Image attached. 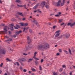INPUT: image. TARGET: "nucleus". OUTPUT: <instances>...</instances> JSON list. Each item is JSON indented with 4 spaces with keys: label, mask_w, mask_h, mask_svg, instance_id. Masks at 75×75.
<instances>
[{
    "label": "nucleus",
    "mask_w": 75,
    "mask_h": 75,
    "mask_svg": "<svg viewBox=\"0 0 75 75\" xmlns=\"http://www.w3.org/2000/svg\"><path fill=\"white\" fill-rule=\"evenodd\" d=\"M49 48V45L47 43L44 44L43 45H39L37 47V48L39 50L44 51V50L48 49Z\"/></svg>",
    "instance_id": "obj_1"
},
{
    "label": "nucleus",
    "mask_w": 75,
    "mask_h": 75,
    "mask_svg": "<svg viewBox=\"0 0 75 75\" xmlns=\"http://www.w3.org/2000/svg\"><path fill=\"white\" fill-rule=\"evenodd\" d=\"M8 28V27L7 26H5L4 28V31H1L0 32V34H7V28Z\"/></svg>",
    "instance_id": "obj_2"
},
{
    "label": "nucleus",
    "mask_w": 75,
    "mask_h": 75,
    "mask_svg": "<svg viewBox=\"0 0 75 75\" xmlns=\"http://www.w3.org/2000/svg\"><path fill=\"white\" fill-rule=\"evenodd\" d=\"M75 25V22H74V23H69L67 25H68V26H69V25H70V27H73V26H74V25Z\"/></svg>",
    "instance_id": "obj_3"
},
{
    "label": "nucleus",
    "mask_w": 75,
    "mask_h": 75,
    "mask_svg": "<svg viewBox=\"0 0 75 75\" xmlns=\"http://www.w3.org/2000/svg\"><path fill=\"white\" fill-rule=\"evenodd\" d=\"M45 2L43 1L41 2V4H40V6L42 7H44V6L45 5Z\"/></svg>",
    "instance_id": "obj_4"
},
{
    "label": "nucleus",
    "mask_w": 75,
    "mask_h": 75,
    "mask_svg": "<svg viewBox=\"0 0 75 75\" xmlns=\"http://www.w3.org/2000/svg\"><path fill=\"white\" fill-rule=\"evenodd\" d=\"M25 59L24 58L20 59H18V61L20 62H21L22 61H25Z\"/></svg>",
    "instance_id": "obj_5"
},
{
    "label": "nucleus",
    "mask_w": 75,
    "mask_h": 75,
    "mask_svg": "<svg viewBox=\"0 0 75 75\" xmlns=\"http://www.w3.org/2000/svg\"><path fill=\"white\" fill-rule=\"evenodd\" d=\"M59 30H58V31H57L55 33V37H57L58 36H59Z\"/></svg>",
    "instance_id": "obj_6"
},
{
    "label": "nucleus",
    "mask_w": 75,
    "mask_h": 75,
    "mask_svg": "<svg viewBox=\"0 0 75 75\" xmlns=\"http://www.w3.org/2000/svg\"><path fill=\"white\" fill-rule=\"evenodd\" d=\"M0 53L1 54H4L6 52H5V50L3 49H1L0 50Z\"/></svg>",
    "instance_id": "obj_7"
},
{
    "label": "nucleus",
    "mask_w": 75,
    "mask_h": 75,
    "mask_svg": "<svg viewBox=\"0 0 75 75\" xmlns=\"http://www.w3.org/2000/svg\"><path fill=\"white\" fill-rule=\"evenodd\" d=\"M61 0H59L58 1V2H57L56 4V6H60V4H61Z\"/></svg>",
    "instance_id": "obj_8"
},
{
    "label": "nucleus",
    "mask_w": 75,
    "mask_h": 75,
    "mask_svg": "<svg viewBox=\"0 0 75 75\" xmlns=\"http://www.w3.org/2000/svg\"><path fill=\"white\" fill-rule=\"evenodd\" d=\"M27 39L28 41V44H29L30 43V42H31V40L30 38V37L29 36H28L27 37Z\"/></svg>",
    "instance_id": "obj_9"
},
{
    "label": "nucleus",
    "mask_w": 75,
    "mask_h": 75,
    "mask_svg": "<svg viewBox=\"0 0 75 75\" xmlns=\"http://www.w3.org/2000/svg\"><path fill=\"white\" fill-rule=\"evenodd\" d=\"M69 33H67L65 35V37L66 38H68L69 37Z\"/></svg>",
    "instance_id": "obj_10"
},
{
    "label": "nucleus",
    "mask_w": 75,
    "mask_h": 75,
    "mask_svg": "<svg viewBox=\"0 0 75 75\" xmlns=\"http://www.w3.org/2000/svg\"><path fill=\"white\" fill-rule=\"evenodd\" d=\"M39 5V4H36L35 6H34V7L33 8V9H34V10H36L37 8V7Z\"/></svg>",
    "instance_id": "obj_11"
},
{
    "label": "nucleus",
    "mask_w": 75,
    "mask_h": 75,
    "mask_svg": "<svg viewBox=\"0 0 75 75\" xmlns=\"http://www.w3.org/2000/svg\"><path fill=\"white\" fill-rule=\"evenodd\" d=\"M12 41V39L11 38H10L9 39H8V40H6V42H8V44H10V42H11Z\"/></svg>",
    "instance_id": "obj_12"
},
{
    "label": "nucleus",
    "mask_w": 75,
    "mask_h": 75,
    "mask_svg": "<svg viewBox=\"0 0 75 75\" xmlns=\"http://www.w3.org/2000/svg\"><path fill=\"white\" fill-rule=\"evenodd\" d=\"M33 23H34L36 25H37V24L38 23L37 21H36L35 20H34L33 21Z\"/></svg>",
    "instance_id": "obj_13"
},
{
    "label": "nucleus",
    "mask_w": 75,
    "mask_h": 75,
    "mask_svg": "<svg viewBox=\"0 0 75 75\" xmlns=\"http://www.w3.org/2000/svg\"><path fill=\"white\" fill-rule=\"evenodd\" d=\"M19 24H21V26L23 27V26H24V23H20Z\"/></svg>",
    "instance_id": "obj_14"
},
{
    "label": "nucleus",
    "mask_w": 75,
    "mask_h": 75,
    "mask_svg": "<svg viewBox=\"0 0 75 75\" xmlns=\"http://www.w3.org/2000/svg\"><path fill=\"white\" fill-rule=\"evenodd\" d=\"M18 14H19V15L21 16H23V13H21L18 12Z\"/></svg>",
    "instance_id": "obj_15"
},
{
    "label": "nucleus",
    "mask_w": 75,
    "mask_h": 75,
    "mask_svg": "<svg viewBox=\"0 0 75 75\" xmlns=\"http://www.w3.org/2000/svg\"><path fill=\"white\" fill-rule=\"evenodd\" d=\"M33 59H29L28 60V62H30L33 61Z\"/></svg>",
    "instance_id": "obj_16"
},
{
    "label": "nucleus",
    "mask_w": 75,
    "mask_h": 75,
    "mask_svg": "<svg viewBox=\"0 0 75 75\" xmlns=\"http://www.w3.org/2000/svg\"><path fill=\"white\" fill-rule=\"evenodd\" d=\"M35 62L36 65H38V61L37 60H35Z\"/></svg>",
    "instance_id": "obj_17"
},
{
    "label": "nucleus",
    "mask_w": 75,
    "mask_h": 75,
    "mask_svg": "<svg viewBox=\"0 0 75 75\" xmlns=\"http://www.w3.org/2000/svg\"><path fill=\"white\" fill-rule=\"evenodd\" d=\"M45 7L46 8H49V6L47 4H45Z\"/></svg>",
    "instance_id": "obj_18"
},
{
    "label": "nucleus",
    "mask_w": 75,
    "mask_h": 75,
    "mask_svg": "<svg viewBox=\"0 0 75 75\" xmlns=\"http://www.w3.org/2000/svg\"><path fill=\"white\" fill-rule=\"evenodd\" d=\"M53 75H57L58 74V73L57 72H53Z\"/></svg>",
    "instance_id": "obj_19"
},
{
    "label": "nucleus",
    "mask_w": 75,
    "mask_h": 75,
    "mask_svg": "<svg viewBox=\"0 0 75 75\" xmlns=\"http://www.w3.org/2000/svg\"><path fill=\"white\" fill-rule=\"evenodd\" d=\"M16 0V1H15V2H17V3H20V2H21V1H20L19 0Z\"/></svg>",
    "instance_id": "obj_20"
},
{
    "label": "nucleus",
    "mask_w": 75,
    "mask_h": 75,
    "mask_svg": "<svg viewBox=\"0 0 75 75\" xmlns=\"http://www.w3.org/2000/svg\"><path fill=\"white\" fill-rule=\"evenodd\" d=\"M10 29L11 30V31H13V30H14V29L13 28V26H10Z\"/></svg>",
    "instance_id": "obj_21"
},
{
    "label": "nucleus",
    "mask_w": 75,
    "mask_h": 75,
    "mask_svg": "<svg viewBox=\"0 0 75 75\" xmlns=\"http://www.w3.org/2000/svg\"><path fill=\"white\" fill-rule=\"evenodd\" d=\"M26 29V30H27L28 29V27L27 28H23V32H24V31H25V29Z\"/></svg>",
    "instance_id": "obj_22"
},
{
    "label": "nucleus",
    "mask_w": 75,
    "mask_h": 75,
    "mask_svg": "<svg viewBox=\"0 0 75 75\" xmlns=\"http://www.w3.org/2000/svg\"><path fill=\"white\" fill-rule=\"evenodd\" d=\"M64 51L65 52V53L66 54H68V52L67 50H64Z\"/></svg>",
    "instance_id": "obj_23"
},
{
    "label": "nucleus",
    "mask_w": 75,
    "mask_h": 75,
    "mask_svg": "<svg viewBox=\"0 0 75 75\" xmlns=\"http://www.w3.org/2000/svg\"><path fill=\"white\" fill-rule=\"evenodd\" d=\"M6 60L9 62L11 61V60L8 58L6 59Z\"/></svg>",
    "instance_id": "obj_24"
},
{
    "label": "nucleus",
    "mask_w": 75,
    "mask_h": 75,
    "mask_svg": "<svg viewBox=\"0 0 75 75\" xmlns=\"http://www.w3.org/2000/svg\"><path fill=\"white\" fill-rule=\"evenodd\" d=\"M39 69L40 70H42V68H41V65H39Z\"/></svg>",
    "instance_id": "obj_25"
},
{
    "label": "nucleus",
    "mask_w": 75,
    "mask_h": 75,
    "mask_svg": "<svg viewBox=\"0 0 75 75\" xmlns=\"http://www.w3.org/2000/svg\"><path fill=\"white\" fill-rule=\"evenodd\" d=\"M56 27H57V26L54 25L53 26L52 28H53V29H55V28H56Z\"/></svg>",
    "instance_id": "obj_26"
},
{
    "label": "nucleus",
    "mask_w": 75,
    "mask_h": 75,
    "mask_svg": "<svg viewBox=\"0 0 75 75\" xmlns=\"http://www.w3.org/2000/svg\"><path fill=\"white\" fill-rule=\"evenodd\" d=\"M28 25V23H24V26H27Z\"/></svg>",
    "instance_id": "obj_27"
},
{
    "label": "nucleus",
    "mask_w": 75,
    "mask_h": 75,
    "mask_svg": "<svg viewBox=\"0 0 75 75\" xmlns=\"http://www.w3.org/2000/svg\"><path fill=\"white\" fill-rule=\"evenodd\" d=\"M62 19H60L59 21V23H61L62 21Z\"/></svg>",
    "instance_id": "obj_28"
},
{
    "label": "nucleus",
    "mask_w": 75,
    "mask_h": 75,
    "mask_svg": "<svg viewBox=\"0 0 75 75\" xmlns=\"http://www.w3.org/2000/svg\"><path fill=\"white\" fill-rule=\"evenodd\" d=\"M69 51L70 53V54H71V50H70V49L69 48Z\"/></svg>",
    "instance_id": "obj_29"
},
{
    "label": "nucleus",
    "mask_w": 75,
    "mask_h": 75,
    "mask_svg": "<svg viewBox=\"0 0 75 75\" xmlns=\"http://www.w3.org/2000/svg\"><path fill=\"white\" fill-rule=\"evenodd\" d=\"M29 32L31 33H32L33 31H32V30L31 29H29Z\"/></svg>",
    "instance_id": "obj_30"
},
{
    "label": "nucleus",
    "mask_w": 75,
    "mask_h": 75,
    "mask_svg": "<svg viewBox=\"0 0 75 75\" xmlns=\"http://www.w3.org/2000/svg\"><path fill=\"white\" fill-rule=\"evenodd\" d=\"M17 6H18V7H23V5H19L17 4Z\"/></svg>",
    "instance_id": "obj_31"
},
{
    "label": "nucleus",
    "mask_w": 75,
    "mask_h": 75,
    "mask_svg": "<svg viewBox=\"0 0 75 75\" xmlns=\"http://www.w3.org/2000/svg\"><path fill=\"white\" fill-rule=\"evenodd\" d=\"M10 25V27H13V25H14L12 23L11 24L9 25Z\"/></svg>",
    "instance_id": "obj_32"
},
{
    "label": "nucleus",
    "mask_w": 75,
    "mask_h": 75,
    "mask_svg": "<svg viewBox=\"0 0 75 75\" xmlns=\"http://www.w3.org/2000/svg\"><path fill=\"white\" fill-rule=\"evenodd\" d=\"M31 70L32 71H35V70L34 68L32 69Z\"/></svg>",
    "instance_id": "obj_33"
},
{
    "label": "nucleus",
    "mask_w": 75,
    "mask_h": 75,
    "mask_svg": "<svg viewBox=\"0 0 75 75\" xmlns=\"http://www.w3.org/2000/svg\"><path fill=\"white\" fill-rule=\"evenodd\" d=\"M36 25L37 26V27H40V25L38 24V23H37V25Z\"/></svg>",
    "instance_id": "obj_34"
},
{
    "label": "nucleus",
    "mask_w": 75,
    "mask_h": 75,
    "mask_svg": "<svg viewBox=\"0 0 75 75\" xmlns=\"http://www.w3.org/2000/svg\"><path fill=\"white\" fill-rule=\"evenodd\" d=\"M16 35H18V34H18V32H17L16 33Z\"/></svg>",
    "instance_id": "obj_35"
},
{
    "label": "nucleus",
    "mask_w": 75,
    "mask_h": 75,
    "mask_svg": "<svg viewBox=\"0 0 75 75\" xmlns=\"http://www.w3.org/2000/svg\"><path fill=\"white\" fill-rule=\"evenodd\" d=\"M16 64L17 65H18V66H19V63H18V62H16Z\"/></svg>",
    "instance_id": "obj_36"
},
{
    "label": "nucleus",
    "mask_w": 75,
    "mask_h": 75,
    "mask_svg": "<svg viewBox=\"0 0 75 75\" xmlns=\"http://www.w3.org/2000/svg\"><path fill=\"white\" fill-rule=\"evenodd\" d=\"M18 34H20V33H21V32H22V31L21 30H20L18 32Z\"/></svg>",
    "instance_id": "obj_37"
},
{
    "label": "nucleus",
    "mask_w": 75,
    "mask_h": 75,
    "mask_svg": "<svg viewBox=\"0 0 75 75\" xmlns=\"http://www.w3.org/2000/svg\"><path fill=\"white\" fill-rule=\"evenodd\" d=\"M60 5L62 6H64V3H62L61 4H60Z\"/></svg>",
    "instance_id": "obj_38"
},
{
    "label": "nucleus",
    "mask_w": 75,
    "mask_h": 75,
    "mask_svg": "<svg viewBox=\"0 0 75 75\" xmlns=\"http://www.w3.org/2000/svg\"><path fill=\"white\" fill-rule=\"evenodd\" d=\"M55 16L56 17H59V15H55Z\"/></svg>",
    "instance_id": "obj_39"
},
{
    "label": "nucleus",
    "mask_w": 75,
    "mask_h": 75,
    "mask_svg": "<svg viewBox=\"0 0 75 75\" xmlns=\"http://www.w3.org/2000/svg\"><path fill=\"white\" fill-rule=\"evenodd\" d=\"M35 59H36V60H39V59L37 58L36 57H35Z\"/></svg>",
    "instance_id": "obj_40"
},
{
    "label": "nucleus",
    "mask_w": 75,
    "mask_h": 75,
    "mask_svg": "<svg viewBox=\"0 0 75 75\" xmlns=\"http://www.w3.org/2000/svg\"><path fill=\"white\" fill-rule=\"evenodd\" d=\"M23 72H25L27 71V70L25 69H23Z\"/></svg>",
    "instance_id": "obj_41"
},
{
    "label": "nucleus",
    "mask_w": 75,
    "mask_h": 75,
    "mask_svg": "<svg viewBox=\"0 0 75 75\" xmlns=\"http://www.w3.org/2000/svg\"><path fill=\"white\" fill-rule=\"evenodd\" d=\"M62 71V69L61 68L59 70L60 72H61Z\"/></svg>",
    "instance_id": "obj_42"
},
{
    "label": "nucleus",
    "mask_w": 75,
    "mask_h": 75,
    "mask_svg": "<svg viewBox=\"0 0 75 75\" xmlns=\"http://www.w3.org/2000/svg\"><path fill=\"white\" fill-rule=\"evenodd\" d=\"M28 48L29 49V50H30V49H31V48H32V47H28Z\"/></svg>",
    "instance_id": "obj_43"
},
{
    "label": "nucleus",
    "mask_w": 75,
    "mask_h": 75,
    "mask_svg": "<svg viewBox=\"0 0 75 75\" xmlns=\"http://www.w3.org/2000/svg\"><path fill=\"white\" fill-rule=\"evenodd\" d=\"M26 14H27V12H25L24 13V16H26Z\"/></svg>",
    "instance_id": "obj_44"
},
{
    "label": "nucleus",
    "mask_w": 75,
    "mask_h": 75,
    "mask_svg": "<svg viewBox=\"0 0 75 75\" xmlns=\"http://www.w3.org/2000/svg\"><path fill=\"white\" fill-rule=\"evenodd\" d=\"M37 54V52H35L34 53V56H35L36 55V54Z\"/></svg>",
    "instance_id": "obj_45"
},
{
    "label": "nucleus",
    "mask_w": 75,
    "mask_h": 75,
    "mask_svg": "<svg viewBox=\"0 0 75 75\" xmlns=\"http://www.w3.org/2000/svg\"><path fill=\"white\" fill-rule=\"evenodd\" d=\"M5 38H9V37L5 36Z\"/></svg>",
    "instance_id": "obj_46"
},
{
    "label": "nucleus",
    "mask_w": 75,
    "mask_h": 75,
    "mask_svg": "<svg viewBox=\"0 0 75 75\" xmlns=\"http://www.w3.org/2000/svg\"><path fill=\"white\" fill-rule=\"evenodd\" d=\"M59 51L60 52H62V50H61V49H59Z\"/></svg>",
    "instance_id": "obj_47"
},
{
    "label": "nucleus",
    "mask_w": 75,
    "mask_h": 75,
    "mask_svg": "<svg viewBox=\"0 0 75 75\" xmlns=\"http://www.w3.org/2000/svg\"><path fill=\"white\" fill-rule=\"evenodd\" d=\"M16 27H18V28H19V27H20V26H19V25H18L17 24L16 25Z\"/></svg>",
    "instance_id": "obj_48"
},
{
    "label": "nucleus",
    "mask_w": 75,
    "mask_h": 75,
    "mask_svg": "<svg viewBox=\"0 0 75 75\" xmlns=\"http://www.w3.org/2000/svg\"><path fill=\"white\" fill-rule=\"evenodd\" d=\"M66 67V66H65V65H63L62 66L63 68H65Z\"/></svg>",
    "instance_id": "obj_49"
},
{
    "label": "nucleus",
    "mask_w": 75,
    "mask_h": 75,
    "mask_svg": "<svg viewBox=\"0 0 75 75\" xmlns=\"http://www.w3.org/2000/svg\"><path fill=\"white\" fill-rule=\"evenodd\" d=\"M14 27L15 29H18V28L16 27L15 26H14Z\"/></svg>",
    "instance_id": "obj_50"
},
{
    "label": "nucleus",
    "mask_w": 75,
    "mask_h": 75,
    "mask_svg": "<svg viewBox=\"0 0 75 75\" xmlns=\"http://www.w3.org/2000/svg\"><path fill=\"white\" fill-rule=\"evenodd\" d=\"M2 66H3V63H2L1 64L0 67H2Z\"/></svg>",
    "instance_id": "obj_51"
},
{
    "label": "nucleus",
    "mask_w": 75,
    "mask_h": 75,
    "mask_svg": "<svg viewBox=\"0 0 75 75\" xmlns=\"http://www.w3.org/2000/svg\"><path fill=\"white\" fill-rule=\"evenodd\" d=\"M11 21H14V19L13 18L11 19Z\"/></svg>",
    "instance_id": "obj_52"
},
{
    "label": "nucleus",
    "mask_w": 75,
    "mask_h": 75,
    "mask_svg": "<svg viewBox=\"0 0 75 75\" xmlns=\"http://www.w3.org/2000/svg\"><path fill=\"white\" fill-rule=\"evenodd\" d=\"M23 55H27V54L25 53H23Z\"/></svg>",
    "instance_id": "obj_53"
},
{
    "label": "nucleus",
    "mask_w": 75,
    "mask_h": 75,
    "mask_svg": "<svg viewBox=\"0 0 75 75\" xmlns=\"http://www.w3.org/2000/svg\"><path fill=\"white\" fill-rule=\"evenodd\" d=\"M42 62H43V59H41V63H42Z\"/></svg>",
    "instance_id": "obj_54"
},
{
    "label": "nucleus",
    "mask_w": 75,
    "mask_h": 75,
    "mask_svg": "<svg viewBox=\"0 0 75 75\" xmlns=\"http://www.w3.org/2000/svg\"><path fill=\"white\" fill-rule=\"evenodd\" d=\"M21 64L22 65H23V66H24V64L23 63H21Z\"/></svg>",
    "instance_id": "obj_55"
},
{
    "label": "nucleus",
    "mask_w": 75,
    "mask_h": 75,
    "mask_svg": "<svg viewBox=\"0 0 75 75\" xmlns=\"http://www.w3.org/2000/svg\"><path fill=\"white\" fill-rule=\"evenodd\" d=\"M1 25H2V26H4V24L3 23H2L1 24Z\"/></svg>",
    "instance_id": "obj_56"
},
{
    "label": "nucleus",
    "mask_w": 75,
    "mask_h": 75,
    "mask_svg": "<svg viewBox=\"0 0 75 75\" xmlns=\"http://www.w3.org/2000/svg\"><path fill=\"white\" fill-rule=\"evenodd\" d=\"M64 23H62V24H60V25H64Z\"/></svg>",
    "instance_id": "obj_57"
},
{
    "label": "nucleus",
    "mask_w": 75,
    "mask_h": 75,
    "mask_svg": "<svg viewBox=\"0 0 75 75\" xmlns=\"http://www.w3.org/2000/svg\"><path fill=\"white\" fill-rule=\"evenodd\" d=\"M60 54H59V53H57V56H58V55H60Z\"/></svg>",
    "instance_id": "obj_58"
},
{
    "label": "nucleus",
    "mask_w": 75,
    "mask_h": 75,
    "mask_svg": "<svg viewBox=\"0 0 75 75\" xmlns=\"http://www.w3.org/2000/svg\"><path fill=\"white\" fill-rule=\"evenodd\" d=\"M65 0H63V3H65Z\"/></svg>",
    "instance_id": "obj_59"
},
{
    "label": "nucleus",
    "mask_w": 75,
    "mask_h": 75,
    "mask_svg": "<svg viewBox=\"0 0 75 75\" xmlns=\"http://www.w3.org/2000/svg\"><path fill=\"white\" fill-rule=\"evenodd\" d=\"M28 0V1H29V3H31V0Z\"/></svg>",
    "instance_id": "obj_60"
},
{
    "label": "nucleus",
    "mask_w": 75,
    "mask_h": 75,
    "mask_svg": "<svg viewBox=\"0 0 75 75\" xmlns=\"http://www.w3.org/2000/svg\"><path fill=\"white\" fill-rule=\"evenodd\" d=\"M38 73H39V74H41V73L40 71H38Z\"/></svg>",
    "instance_id": "obj_61"
},
{
    "label": "nucleus",
    "mask_w": 75,
    "mask_h": 75,
    "mask_svg": "<svg viewBox=\"0 0 75 75\" xmlns=\"http://www.w3.org/2000/svg\"><path fill=\"white\" fill-rule=\"evenodd\" d=\"M69 74L70 75H72V72H70Z\"/></svg>",
    "instance_id": "obj_62"
},
{
    "label": "nucleus",
    "mask_w": 75,
    "mask_h": 75,
    "mask_svg": "<svg viewBox=\"0 0 75 75\" xmlns=\"http://www.w3.org/2000/svg\"><path fill=\"white\" fill-rule=\"evenodd\" d=\"M58 14L59 15H60V14H61V12H59L58 13Z\"/></svg>",
    "instance_id": "obj_63"
},
{
    "label": "nucleus",
    "mask_w": 75,
    "mask_h": 75,
    "mask_svg": "<svg viewBox=\"0 0 75 75\" xmlns=\"http://www.w3.org/2000/svg\"><path fill=\"white\" fill-rule=\"evenodd\" d=\"M28 72L29 74H30L31 72V71H29Z\"/></svg>",
    "instance_id": "obj_64"
}]
</instances>
